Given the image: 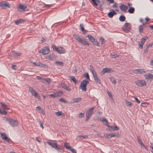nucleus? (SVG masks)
<instances>
[{"label": "nucleus", "instance_id": "obj_1", "mask_svg": "<svg viewBox=\"0 0 153 153\" xmlns=\"http://www.w3.org/2000/svg\"><path fill=\"white\" fill-rule=\"evenodd\" d=\"M73 36L76 41L84 45H89L90 44L88 42L86 41L85 39H82L80 36L77 34H74L73 35Z\"/></svg>", "mask_w": 153, "mask_h": 153}, {"label": "nucleus", "instance_id": "obj_2", "mask_svg": "<svg viewBox=\"0 0 153 153\" xmlns=\"http://www.w3.org/2000/svg\"><path fill=\"white\" fill-rule=\"evenodd\" d=\"M52 48L54 51H56L59 53H65L66 52L64 48L62 47H58L54 45H52Z\"/></svg>", "mask_w": 153, "mask_h": 153}, {"label": "nucleus", "instance_id": "obj_3", "mask_svg": "<svg viewBox=\"0 0 153 153\" xmlns=\"http://www.w3.org/2000/svg\"><path fill=\"white\" fill-rule=\"evenodd\" d=\"M6 120L8 122V123H9L12 127H15L18 125V123L17 120L7 118Z\"/></svg>", "mask_w": 153, "mask_h": 153}, {"label": "nucleus", "instance_id": "obj_4", "mask_svg": "<svg viewBox=\"0 0 153 153\" xmlns=\"http://www.w3.org/2000/svg\"><path fill=\"white\" fill-rule=\"evenodd\" d=\"M89 83V81L85 79L83 80L81 82L79 88H82V90L86 91V86Z\"/></svg>", "mask_w": 153, "mask_h": 153}, {"label": "nucleus", "instance_id": "obj_5", "mask_svg": "<svg viewBox=\"0 0 153 153\" xmlns=\"http://www.w3.org/2000/svg\"><path fill=\"white\" fill-rule=\"evenodd\" d=\"M94 109V107H91L86 112V118L85 120L86 122L88 120L90 117L92 115Z\"/></svg>", "mask_w": 153, "mask_h": 153}, {"label": "nucleus", "instance_id": "obj_6", "mask_svg": "<svg viewBox=\"0 0 153 153\" xmlns=\"http://www.w3.org/2000/svg\"><path fill=\"white\" fill-rule=\"evenodd\" d=\"M137 85L140 87H143L146 85V83L145 80L143 79L138 80L135 81Z\"/></svg>", "mask_w": 153, "mask_h": 153}, {"label": "nucleus", "instance_id": "obj_7", "mask_svg": "<svg viewBox=\"0 0 153 153\" xmlns=\"http://www.w3.org/2000/svg\"><path fill=\"white\" fill-rule=\"evenodd\" d=\"M0 7H2L3 9H6L10 7V4L8 2L4 1L0 2Z\"/></svg>", "mask_w": 153, "mask_h": 153}, {"label": "nucleus", "instance_id": "obj_8", "mask_svg": "<svg viewBox=\"0 0 153 153\" xmlns=\"http://www.w3.org/2000/svg\"><path fill=\"white\" fill-rule=\"evenodd\" d=\"M29 91L31 93L32 95L34 96L36 98H39V95L37 94V92L32 87H30L29 88Z\"/></svg>", "mask_w": 153, "mask_h": 153}, {"label": "nucleus", "instance_id": "obj_9", "mask_svg": "<svg viewBox=\"0 0 153 153\" xmlns=\"http://www.w3.org/2000/svg\"><path fill=\"white\" fill-rule=\"evenodd\" d=\"M62 93L63 91H56L53 94L49 95V96L53 98H56L61 96Z\"/></svg>", "mask_w": 153, "mask_h": 153}, {"label": "nucleus", "instance_id": "obj_10", "mask_svg": "<svg viewBox=\"0 0 153 153\" xmlns=\"http://www.w3.org/2000/svg\"><path fill=\"white\" fill-rule=\"evenodd\" d=\"M94 5L96 6H97L98 5H99V7L102 10L103 9V8L101 4H99L100 3L101 1L99 0H91Z\"/></svg>", "mask_w": 153, "mask_h": 153}, {"label": "nucleus", "instance_id": "obj_11", "mask_svg": "<svg viewBox=\"0 0 153 153\" xmlns=\"http://www.w3.org/2000/svg\"><path fill=\"white\" fill-rule=\"evenodd\" d=\"M146 72V71H145L144 69H137L134 70V73L136 74H143Z\"/></svg>", "mask_w": 153, "mask_h": 153}, {"label": "nucleus", "instance_id": "obj_12", "mask_svg": "<svg viewBox=\"0 0 153 153\" xmlns=\"http://www.w3.org/2000/svg\"><path fill=\"white\" fill-rule=\"evenodd\" d=\"M117 14V13L113 9L110 10V12L108 14V16L110 18H112L114 15Z\"/></svg>", "mask_w": 153, "mask_h": 153}, {"label": "nucleus", "instance_id": "obj_13", "mask_svg": "<svg viewBox=\"0 0 153 153\" xmlns=\"http://www.w3.org/2000/svg\"><path fill=\"white\" fill-rule=\"evenodd\" d=\"M111 71H113L111 68H105L102 69L101 73L102 75H103L105 73H109Z\"/></svg>", "mask_w": 153, "mask_h": 153}, {"label": "nucleus", "instance_id": "obj_14", "mask_svg": "<svg viewBox=\"0 0 153 153\" xmlns=\"http://www.w3.org/2000/svg\"><path fill=\"white\" fill-rule=\"evenodd\" d=\"M93 74L95 81L97 83L100 84V81L99 78L98 77L96 73H95Z\"/></svg>", "mask_w": 153, "mask_h": 153}, {"label": "nucleus", "instance_id": "obj_15", "mask_svg": "<svg viewBox=\"0 0 153 153\" xmlns=\"http://www.w3.org/2000/svg\"><path fill=\"white\" fill-rule=\"evenodd\" d=\"M145 79L147 80H149V79L152 80L153 78V75L152 74H148V75L147 74H145L144 75Z\"/></svg>", "mask_w": 153, "mask_h": 153}, {"label": "nucleus", "instance_id": "obj_16", "mask_svg": "<svg viewBox=\"0 0 153 153\" xmlns=\"http://www.w3.org/2000/svg\"><path fill=\"white\" fill-rule=\"evenodd\" d=\"M61 86L68 91H70L71 90V89L65 83H61Z\"/></svg>", "mask_w": 153, "mask_h": 153}, {"label": "nucleus", "instance_id": "obj_17", "mask_svg": "<svg viewBox=\"0 0 153 153\" xmlns=\"http://www.w3.org/2000/svg\"><path fill=\"white\" fill-rule=\"evenodd\" d=\"M120 8L121 11L125 12L128 9V7L126 5L122 4L120 6Z\"/></svg>", "mask_w": 153, "mask_h": 153}, {"label": "nucleus", "instance_id": "obj_18", "mask_svg": "<svg viewBox=\"0 0 153 153\" xmlns=\"http://www.w3.org/2000/svg\"><path fill=\"white\" fill-rule=\"evenodd\" d=\"M49 52V49L48 47L45 48L43 49L42 53L43 55H46L48 54Z\"/></svg>", "mask_w": 153, "mask_h": 153}, {"label": "nucleus", "instance_id": "obj_19", "mask_svg": "<svg viewBox=\"0 0 153 153\" xmlns=\"http://www.w3.org/2000/svg\"><path fill=\"white\" fill-rule=\"evenodd\" d=\"M52 147L57 150L61 151H60L61 149L60 146H58L56 143H53V145Z\"/></svg>", "mask_w": 153, "mask_h": 153}, {"label": "nucleus", "instance_id": "obj_20", "mask_svg": "<svg viewBox=\"0 0 153 153\" xmlns=\"http://www.w3.org/2000/svg\"><path fill=\"white\" fill-rule=\"evenodd\" d=\"M80 30L82 32V33L83 34H85L87 32V31L85 30L84 25L82 23L81 24H80Z\"/></svg>", "mask_w": 153, "mask_h": 153}, {"label": "nucleus", "instance_id": "obj_21", "mask_svg": "<svg viewBox=\"0 0 153 153\" xmlns=\"http://www.w3.org/2000/svg\"><path fill=\"white\" fill-rule=\"evenodd\" d=\"M27 8V6L25 5L20 4L19 5L18 9H22L23 10H25Z\"/></svg>", "mask_w": 153, "mask_h": 153}, {"label": "nucleus", "instance_id": "obj_22", "mask_svg": "<svg viewBox=\"0 0 153 153\" xmlns=\"http://www.w3.org/2000/svg\"><path fill=\"white\" fill-rule=\"evenodd\" d=\"M148 38V37L147 36L143 37L141 40V41L140 43L142 45H144L145 43V40H147Z\"/></svg>", "mask_w": 153, "mask_h": 153}, {"label": "nucleus", "instance_id": "obj_23", "mask_svg": "<svg viewBox=\"0 0 153 153\" xmlns=\"http://www.w3.org/2000/svg\"><path fill=\"white\" fill-rule=\"evenodd\" d=\"M137 138L138 141V143L140 145L143 146L145 149H146V147L143 144L142 142L141 141V140L139 136L137 137Z\"/></svg>", "mask_w": 153, "mask_h": 153}, {"label": "nucleus", "instance_id": "obj_24", "mask_svg": "<svg viewBox=\"0 0 153 153\" xmlns=\"http://www.w3.org/2000/svg\"><path fill=\"white\" fill-rule=\"evenodd\" d=\"M87 36L89 40L91 42H93L95 40L94 38L91 35H89Z\"/></svg>", "mask_w": 153, "mask_h": 153}, {"label": "nucleus", "instance_id": "obj_25", "mask_svg": "<svg viewBox=\"0 0 153 153\" xmlns=\"http://www.w3.org/2000/svg\"><path fill=\"white\" fill-rule=\"evenodd\" d=\"M24 21V20L23 19H19V20H16L15 21V23L16 25H19L20 24L22 23V22H23Z\"/></svg>", "mask_w": 153, "mask_h": 153}, {"label": "nucleus", "instance_id": "obj_26", "mask_svg": "<svg viewBox=\"0 0 153 153\" xmlns=\"http://www.w3.org/2000/svg\"><path fill=\"white\" fill-rule=\"evenodd\" d=\"M122 29L125 33H128L130 31L131 28L130 27L126 28H122Z\"/></svg>", "mask_w": 153, "mask_h": 153}, {"label": "nucleus", "instance_id": "obj_27", "mask_svg": "<svg viewBox=\"0 0 153 153\" xmlns=\"http://www.w3.org/2000/svg\"><path fill=\"white\" fill-rule=\"evenodd\" d=\"M144 28V26H143V25H139L138 27L139 31L140 34L142 33L143 29Z\"/></svg>", "mask_w": 153, "mask_h": 153}, {"label": "nucleus", "instance_id": "obj_28", "mask_svg": "<svg viewBox=\"0 0 153 153\" xmlns=\"http://www.w3.org/2000/svg\"><path fill=\"white\" fill-rule=\"evenodd\" d=\"M1 106L4 109L7 110L10 109L9 107H7V105L1 102Z\"/></svg>", "mask_w": 153, "mask_h": 153}, {"label": "nucleus", "instance_id": "obj_29", "mask_svg": "<svg viewBox=\"0 0 153 153\" xmlns=\"http://www.w3.org/2000/svg\"><path fill=\"white\" fill-rule=\"evenodd\" d=\"M134 8L133 7H131L130 8H129L128 9V12L129 13L132 14L134 13Z\"/></svg>", "mask_w": 153, "mask_h": 153}, {"label": "nucleus", "instance_id": "obj_30", "mask_svg": "<svg viewBox=\"0 0 153 153\" xmlns=\"http://www.w3.org/2000/svg\"><path fill=\"white\" fill-rule=\"evenodd\" d=\"M89 69L92 74L96 73L95 70L94 69V67L92 65H91L90 66Z\"/></svg>", "mask_w": 153, "mask_h": 153}, {"label": "nucleus", "instance_id": "obj_31", "mask_svg": "<svg viewBox=\"0 0 153 153\" xmlns=\"http://www.w3.org/2000/svg\"><path fill=\"white\" fill-rule=\"evenodd\" d=\"M16 52L15 51H13L10 52L9 54V55L11 56L15 57H16Z\"/></svg>", "mask_w": 153, "mask_h": 153}, {"label": "nucleus", "instance_id": "obj_32", "mask_svg": "<svg viewBox=\"0 0 153 153\" xmlns=\"http://www.w3.org/2000/svg\"><path fill=\"white\" fill-rule=\"evenodd\" d=\"M110 128L111 129V130L114 131H116L117 130L119 129V128L117 126H110Z\"/></svg>", "mask_w": 153, "mask_h": 153}, {"label": "nucleus", "instance_id": "obj_33", "mask_svg": "<svg viewBox=\"0 0 153 153\" xmlns=\"http://www.w3.org/2000/svg\"><path fill=\"white\" fill-rule=\"evenodd\" d=\"M92 42L93 43V44L94 45H96V46H100V45L99 43L97 41V40L96 39H95V40L93 42Z\"/></svg>", "mask_w": 153, "mask_h": 153}, {"label": "nucleus", "instance_id": "obj_34", "mask_svg": "<svg viewBox=\"0 0 153 153\" xmlns=\"http://www.w3.org/2000/svg\"><path fill=\"white\" fill-rule=\"evenodd\" d=\"M119 19L120 21L123 22L125 20L126 17L124 16L121 15Z\"/></svg>", "mask_w": 153, "mask_h": 153}, {"label": "nucleus", "instance_id": "obj_35", "mask_svg": "<svg viewBox=\"0 0 153 153\" xmlns=\"http://www.w3.org/2000/svg\"><path fill=\"white\" fill-rule=\"evenodd\" d=\"M110 56L111 58H114L118 57L119 55H117V54L116 53H114L113 54L111 53L110 54Z\"/></svg>", "mask_w": 153, "mask_h": 153}, {"label": "nucleus", "instance_id": "obj_36", "mask_svg": "<svg viewBox=\"0 0 153 153\" xmlns=\"http://www.w3.org/2000/svg\"><path fill=\"white\" fill-rule=\"evenodd\" d=\"M64 147L67 149H69L71 148V147L69 146V143H65L64 144Z\"/></svg>", "mask_w": 153, "mask_h": 153}, {"label": "nucleus", "instance_id": "obj_37", "mask_svg": "<svg viewBox=\"0 0 153 153\" xmlns=\"http://www.w3.org/2000/svg\"><path fill=\"white\" fill-rule=\"evenodd\" d=\"M125 102L126 105L128 106L131 107L132 105V103L127 100H125Z\"/></svg>", "mask_w": 153, "mask_h": 153}, {"label": "nucleus", "instance_id": "obj_38", "mask_svg": "<svg viewBox=\"0 0 153 153\" xmlns=\"http://www.w3.org/2000/svg\"><path fill=\"white\" fill-rule=\"evenodd\" d=\"M39 66L45 68H48V66L47 65L45 64H43L41 62H40Z\"/></svg>", "mask_w": 153, "mask_h": 153}, {"label": "nucleus", "instance_id": "obj_39", "mask_svg": "<svg viewBox=\"0 0 153 153\" xmlns=\"http://www.w3.org/2000/svg\"><path fill=\"white\" fill-rule=\"evenodd\" d=\"M70 78L74 82L76 83L77 80L76 79L75 77L74 76H69Z\"/></svg>", "mask_w": 153, "mask_h": 153}, {"label": "nucleus", "instance_id": "obj_40", "mask_svg": "<svg viewBox=\"0 0 153 153\" xmlns=\"http://www.w3.org/2000/svg\"><path fill=\"white\" fill-rule=\"evenodd\" d=\"M81 100V97H77L76 98H75L74 99V102L76 103L79 102L80 100Z\"/></svg>", "mask_w": 153, "mask_h": 153}, {"label": "nucleus", "instance_id": "obj_41", "mask_svg": "<svg viewBox=\"0 0 153 153\" xmlns=\"http://www.w3.org/2000/svg\"><path fill=\"white\" fill-rule=\"evenodd\" d=\"M131 27L130 23H126L124 24V25L123 26V27L122 28H127L128 27Z\"/></svg>", "mask_w": 153, "mask_h": 153}, {"label": "nucleus", "instance_id": "obj_42", "mask_svg": "<svg viewBox=\"0 0 153 153\" xmlns=\"http://www.w3.org/2000/svg\"><path fill=\"white\" fill-rule=\"evenodd\" d=\"M100 40L101 41V45L103 44L104 43H105V42L104 39L102 36H100Z\"/></svg>", "mask_w": 153, "mask_h": 153}, {"label": "nucleus", "instance_id": "obj_43", "mask_svg": "<svg viewBox=\"0 0 153 153\" xmlns=\"http://www.w3.org/2000/svg\"><path fill=\"white\" fill-rule=\"evenodd\" d=\"M55 64L59 65H61L62 66L63 65V63L62 62L56 61L55 62Z\"/></svg>", "mask_w": 153, "mask_h": 153}, {"label": "nucleus", "instance_id": "obj_44", "mask_svg": "<svg viewBox=\"0 0 153 153\" xmlns=\"http://www.w3.org/2000/svg\"><path fill=\"white\" fill-rule=\"evenodd\" d=\"M83 77L84 78L86 77L88 79H90L88 73H85V74H84L83 75Z\"/></svg>", "mask_w": 153, "mask_h": 153}, {"label": "nucleus", "instance_id": "obj_45", "mask_svg": "<svg viewBox=\"0 0 153 153\" xmlns=\"http://www.w3.org/2000/svg\"><path fill=\"white\" fill-rule=\"evenodd\" d=\"M1 136L2 139L4 140L7 137L6 135L4 133H2V134H1Z\"/></svg>", "mask_w": 153, "mask_h": 153}, {"label": "nucleus", "instance_id": "obj_46", "mask_svg": "<svg viewBox=\"0 0 153 153\" xmlns=\"http://www.w3.org/2000/svg\"><path fill=\"white\" fill-rule=\"evenodd\" d=\"M4 140L8 143H11L12 142V140L10 138L8 137H7L6 139Z\"/></svg>", "mask_w": 153, "mask_h": 153}, {"label": "nucleus", "instance_id": "obj_47", "mask_svg": "<svg viewBox=\"0 0 153 153\" xmlns=\"http://www.w3.org/2000/svg\"><path fill=\"white\" fill-rule=\"evenodd\" d=\"M110 80L112 83L115 84L116 83V82L115 79L113 77H111L110 78Z\"/></svg>", "mask_w": 153, "mask_h": 153}, {"label": "nucleus", "instance_id": "obj_48", "mask_svg": "<svg viewBox=\"0 0 153 153\" xmlns=\"http://www.w3.org/2000/svg\"><path fill=\"white\" fill-rule=\"evenodd\" d=\"M33 64L34 65V66H39L40 62H32Z\"/></svg>", "mask_w": 153, "mask_h": 153}, {"label": "nucleus", "instance_id": "obj_49", "mask_svg": "<svg viewBox=\"0 0 153 153\" xmlns=\"http://www.w3.org/2000/svg\"><path fill=\"white\" fill-rule=\"evenodd\" d=\"M79 137H82V139H86L88 138V136L87 135L78 136L77 138H79Z\"/></svg>", "mask_w": 153, "mask_h": 153}, {"label": "nucleus", "instance_id": "obj_50", "mask_svg": "<svg viewBox=\"0 0 153 153\" xmlns=\"http://www.w3.org/2000/svg\"><path fill=\"white\" fill-rule=\"evenodd\" d=\"M55 114L58 116H62L63 114V113L62 111H58L56 112Z\"/></svg>", "mask_w": 153, "mask_h": 153}, {"label": "nucleus", "instance_id": "obj_51", "mask_svg": "<svg viewBox=\"0 0 153 153\" xmlns=\"http://www.w3.org/2000/svg\"><path fill=\"white\" fill-rule=\"evenodd\" d=\"M149 103L148 102H143L141 104V106H146L147 105H148Z\"/></svg>", "mask_w": 153, "mask_h": 153}, {"label": "nucleus", "instance_id": "obj_52", "mask_svg": "<svg viewBox=\"0 0 153 153\" xmlns=\"http://www.w3.org/2000/svg\"><path fill=\"white\" fill-rule=\"evenodd\" d=\"M105 135V137L108 138H111L112 137V136H111V134H106Z\"/></svg>", "mask_w": 153, "mask_h": 153}, {"label": "nucleus", "instance_id": "obj_53", "mask_svg": "<svg viewBox=\"0 0 153 153\" xmlns=\"http://www.w3.org/2000/svg\"><path fill=\"white\" fill-rule=\"evenodd\" d=\"M69 149L73 153H76V150L72 148L71 147V148H70Z\"/></svg>", "mask_w": 153, "mask_h": 153}, {"label": "nucleus", "instance_id": "obj_54", "mask_svg": "<svg viewBox=\"0 0 153 153\" xmlns=\"http://www.w3.org/2000/svg\"><path fill=\"white\" fill-rule=\"evenodd\" d=\"M53 5L52 4H44V7H52V6Z\"/></svg>", "mask_w": 153, "mask_h": 153}, {"label": "nucleus", "instance_id": "obj_55", "mask_svg": "<svg viewBox=\"0 0 153 153\" xmlns=\"http://www.w3.org/2000/svg\"><path fill=\"white\" fill-rule=\"evenodd\" d=\"M1 114L2 115H6L7 114V112L5 110H2Z\"/></svg>", "mask_w": 153, "mask_h": 153}, {"label": "nucleus", "instance_id": "obj_56", "mask_svg": "<svg viewBox=\"0 0 153 153\" xmlns=\"http://www.w3.org/2000/svg\"><path fill=\"white\" fill-rule=\"evenodd\" d=\"M104 122H105V125L107 126L108 127H110V126L108 125V120L106 119L105 120Z\"/></svg>", "mask_w": 153, "mask_h": 153}, {"label": "nucleus", "instance_id": "obj_57", "mask_svg": "<svg viewBox=\"0 0 153 153\" xmlns=\"http://www.w3.org/2000/svg\"><path fill=\"white\" fill-rule=\"evenodd\" d=\"M84 116V114L82 113H80L79 115V118H83Z\"/></svg>", "mask_w": 153, "mask_h": 153}, {"label": "nucleus", "instance_id": "obj_58", "mask_svg": "<svg viewBox=\"0 0 153 153\" xmlns=\"http://www.w3.org/2000/svg\"><path fill=\"white\" fill-rule=\"evenodd\" d=\"M59 100L61 102H66V100L62 98H61L59 99Z\"/></svg>", "mask_w": 153, "mask_h": 153}, {"label": "nucleus", "instance_id": "obj_59", "mask_svg": "<svg viewBox=\"0 0 153 153\" xmlns=\"http://www.w3.org/2000/svg\"><path fill=\"white\" fill-rule=\"evenodd\" d=\"M106 119L104 118L101 117L100 118V120L101 122H104L106 120Z\"/></svg>", "mask_w": 153, "mask_h": 153}, {"label": "nucleus", "instance_id": "obj_60", "mask_svg": "<svg viewBox=\"0 0 153 153\" xmlns=\"http://www.w3.org/2000/svg\"><path fill=\"white\" fill-rule=\"evenodd\" d=\"M12 68L14 70H16L17 69V67L16 65H12Z\"/></svg>", "mask_w": 153, "mask_h": 153}, {"label": "nucleus", "instance_id": "obj_61", "mask_svg": "<svg viewBox=\"0 0 153 153\" xmlns=\"http://www.w3.org/2000/svg\"><path fill=\"white\" fill-rule=\"evenodd\" d=\"M149 48L148 47H146V48L144 49V52L145 53H147L149 51Z\"/></svg>", "mask_w": 153, "mask_h": 153}, {"label": "nucleus", "instance_id": "obj_62", "mask_svg": "<svg viewBox=\"0 0 153 153\" xmlns=\"http://www.w3.org/2000/svg\"><path fill=\"white\" fill-rule=\"evenodd\" d=\"M39 123L40 124V126L42 128V129L43 128V125L42 123L41 122L39 121Z\"/></svg>", "mask_w": 153, "mask_h": 153}, {"label": "nucleus", "instance_id": "obj_63", "mask_svg": "<svg viewBox=\"0 0 153 153\" xmlns=\"http://www.w3.org/2000/svg\"><path fill=\"white\" fill-rule=\"evenodd\" d=\"M45 79L46 80L45 81L48 82H50L51 81V79L50 78H46Z\"/></svg>", "mask_w": 153, "mask_h": 153}, {"label": "nucleus", "instance_id": "obj_64", "mask_svg": "<svg viewBox=\"0 0 153 153\" xmlns=\"http://www.w3.org/2000/svg\"><path fill=\"white\" fill-rule=\"evenodd\" d=\"M36 109L37 110H42V108H41V107L39 106H37L36 108Z\"/></svg>", "mask_w": 153, "mask_h": 153}]
</instances>
